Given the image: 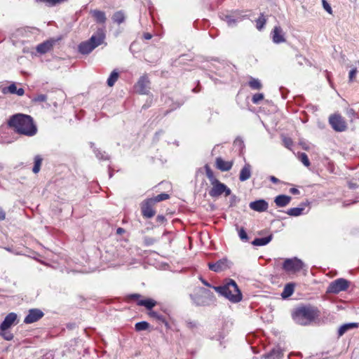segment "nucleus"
Returning <instances> with one entry per match:
<instances>
[{"instance_id": "obj_61", "label": "nucleus", "mask_w": 359, "mask_h": 359, "mask_svg": "<svg viewBox=\"0 0 359 359\" xmlns=\"http://www.w3.org/2000/svg\"><path fill=\"white\" fill-rule=\"evenodd\" d=\"M161 323H163L167 328H169V327H170L169 323H168V321L165 320V318H163V320L161 321Z\"/></svg>"}, {"instance_id": "obj_16", "label": "nucleus", "mask_w": 359, "mask_h": 359, "mask_svg": "<svg viewBox=\"0 0 359 359\" xmlns=\"http://www.w3.org/2000/svg\"><path fill=\"white\" fill-rule=\"evenodd\" d=\"M216 168L221 171H229L233 166L232 161H226L221 157H217L215 161Z\"/></svg>"}, {"instance_id": "obj_33", "label": "nucleus", "mask_w": 359, "mask_h": 359, "mask_svg": "<svg viewBox=\"0 0 359 359\" xmlns=\"http://www.w3.org/2000/svg\"><path fill=\"white\" fill-rule=\"evenodd\" d=\"M16 90H17V86L16 85L13 83L12 84H11L8 87H4L2 88L1 90V92L4 93V94H7V93H11V94H15L16 93Z\"/></svg>"}, {"instance_id": "obj_52", "label": "nucleus", "mask_w": 359, "mask_h": 359, "mask_svg": "<svg viewBox=\"0 0 359 359\" xmlns=\"http://www.w3.org/2000/svg\"><path fill=\"white\" fill-rule=\"evenodd\" d=\"M297 60L299 65H303L304 62H309V61L302 55H297Z\"/></svg>"}, {"instance_id": "obj_59", "label": "nucleus", "mask_w": 359, "mask_h": 359, "mask_svg": "<svg viewBox=\"0 0 359 359\" xmlns=\"http://www.w3.org/2000/svg\"><path fill=\"white\" fill-rule=\"evenodd\" d=\"M124 232H125V230H124L123 228L119 227V228H118V229H116V233H117V234H119V235H120V234H122V233H124Z\"/></svg>"}, {"instance_id": "obj_47", "label": "nucleus", "mask_w": 359, "mask_h": 359, "mask_svg": "<svg viewBox=\"0 0 359 359\" xmlns=\"http://www.w3.org/2000/svg\"><path fill=\"white\" fill-rule=\"evenodd\" d=\"M323 8L330 14L332 13V9L326 0H322Z\"/></svg>"}, {"instance_id": "obj_34", "label": "nucleus", "mask_w": 359, "mask_h": 359, "mask_svg": "<svg viewBox=\"0 0 359 359\" xmlns=\"http://www.w3.org/2000/svg\"><path fill=\"white\" fill-rule=\"evenodd\" d=\"M112 19L114 22H117L118 24H121L125 20V16L123 13H122L121 11H118L114 14Z\"/></svg>"}, {"instance_id": "obj_54", "label": "nucleus", "mask_w": 359, "mask_h": 359, "mask_svg": "<svg viewBox=\"0 0 359 359\" xmlns=\"http://www.w3.org/2000/svg\"><path fill=\"white\" fill-rule=\"evenodd\" d=\"M15 94L19 96H22L25 94V90L22 88H20L18 89L17 88Z\"/></svg>"}, {"instance_id": "obj_39", "label": "nucleus", "mask_w": 359, "mask_h": 359, "mask_svg": "<svg viewBox=\"0 0 359 359\" xmlns=\"http://www.w3.org/2000/svg\"><path fill=\"white\" fill-rule=\"evenodd\" d=\"M0 336L7 341H11L13 339V335L11 332H4V329L1 328V324L0 325Z\"/></svg>"}, {"instance_id": "obj_37", "label": "nucleus", "mask_w": 359, "mask_h": 359, "mask_svg": "<svg viewBox=\"0 0 359 359\" xmlns=\"http://www.w3.org/2000/svg\"><path fill=\"white\" fill-rule=\"evenodd\" d=\"M190 297L191 298V299L193 300L194 304H196L197 306H205V305L208 304V302L201 299V296H194V295L191 294Z\"/></svg>"}, {"instance_id": "obj_21", "label": "nucleus", "mask_w": 359, "mask_h": 359, "mask_svg": "<svg viewBox=\"0 0 359 359\" xmlns=\"http://www.w3.org/2000/svg\"><path fill=\"white\" fill-rule=\"evenodd\" d=\"M358 327V323H349L344 324L338 330V336L341 337L349 330L354 329Z\"/></svg>"}, {"instance_id": "obj_50", "label": "nucleus", "mask_w": 359, "mask_h": 359, "mask_svg": "<svg viewBox=\"0 0 359 359\" xmlns=\"http://www.w3.org/2000/svg\"><path fill=\"white\" fill-rule=\"evenodd\" d=\"M225 20L229 26H232L236 23V20L230 15H226L225 17Z\"/></svg>"}, {"instance_id": "obj_36", "label": "nucleus", "mask_w": 359, "mask_h": 359, "mask_svg": "<svg viewBox=\"0 0 359 359\" xmlns=\"http://www.w3.org/2000/svg\"><path fill=\"white\" fill-rule=\"evenodd\" d=\"M36 1L45 4L50 7H53L62 4L61 0H36Z\"/></svg>"}, {"instance_id": "obj_38", "label": "nucleus", "mask_w": 359, "mask_h": 359, "mask_svg": "<svg viewBox=\"0 0 359 359\" xmlns=\"http://www.w3.org/2000/svg\"><path fill=\"white\" fill-rule=\"evenodd\" d=\"M298 158L306 167H309L310 165V161L306 154H299Z\"/></svg>"}, {"instance_id": "obj_53", "label": "nucleus", "mask_w": 359, "mask_h": 359, "mask_svg": "<svg viewBox=\"0 0 359 359\" xmlns=\"http://www.w3.org/2000/svg\"><path fill=\"white\" fill-rule=\"evenodd\" d=\"M156 221L159 223H163L165 221V218L163 215H159L156 217Z\"/></svg>"}, {"instance_id": "obj_48", "label": "nucleus", "mask_w": 359, "mask_h": 359, "mask_svg": "<svg viewBox=\"0 0 359 359\" xmlns=\"http://www.w3.org/2000/svg\"><path fill=\"white\" fill-rule=\"evenodd\" d=\"M202 292H203L202 296L203 297L209 298L210 300L212 299L213 294H212V293L210 290H205V289H203Z\"/></svg>"}, {"instance_id": "obj_56", "label": "nucleus", "mask_w": 359, "mask_h": 359, "mask_svg": "<svg viewBox=\"0 0 359 359\" xmlns=\"http://www.w3.org/2000/svg\"><path fill=\"white\" fill-rule=\"evenodd\" d=\"M290 191L292 194H298L299 193V190L296 188H291Z\"/></svg>"}, {"instance_id": "obj_14", "label": "nucleus", "mask_w": 359, "mask_h": 359, "mask_svg": "<svg viewBox=\"0 0 359 359\" xmlns=\"http://www.w3.org/2000/svg\"><path fill=\"white\" fill-rule=\"evenodd\" d=\"M55 41L53 39L47 40L41 43H39L36 46V51L41 54H44L50 51L53 45L55 44Z\"/></svg>"}, {"instance_id": "obj_3", "label": "nucleus", "mask_w": 359, "mask_h": 359, "mask_svg": "<svg viewBox=\"0 0 359 359\" xmlns=\"http://www.w3.org/2000/svg\"><path fill=\"white\" fill-rule=\"evenodd\" d=\"M212 288L233 303L239 302L242 299V294L236 283L232 279L226 280L223 285L213 286Z\"/></svg>"}, {"instance_id": "obj_43", "label": "nucleus", "mask_w": 359, "mask_h": 359, "mask_svg": "<svg viewBox=\"0 0 359 359\" xmlns=\"http://www.w3.org/2000/svg\"><path fill=\"white\" fill-rule=\"evenodd\" d=\"M47 100V96L43 94L36 95L32 99L34 102H43Z\"/></svg>"}, {"instance_id": "obj_28", "label": "nucleus", "mask_w": 359, "mask_h": 359, "mask_svg": "<svg viewBox=\"0 0 359 359\" xmlns=\"http://www.w3.org/2000/svg\"><path fill=\"white\" fill-rule=\"evenodd\" d=\"M118 78V73L114 70L107 79V85L110 87L113 86Z\"/></svg>"}, {"instance_id": "obj_22", "label": "nucleus", "mask_w": 359, "mask_h": 359, "mask_svg": "<svg viewBox=\"0 0 359 359\" xmlns=\"http://www.w3.org/2000/svg\"><path fill=\"white\" fill-rule=\"evenodd\" d=\"M91 14L93 17L95 18V20L97 23H104L107 18L104 12L98 11V10H93L91 11Z\"/></svg>"}, {"instance_id": "obj_55", "label": "nucleus", "mask_w": 359, "mask_h": 359, "mask_svg": "<svg viewBox=\"0 0 359 359\" xmlns=\"http://www.w3.org/2000/svg\"><path fill=\"white\" fill-rule=\"evenodd\" d=\"M269 179L271 182H272L274 184H278L280 182V180L274 176H270Z\"/></svg>"}, {"instance_id": "obj_57", "label": "nucleus", "mask_w": 359, "mask_h": 359, "mask_svg": "<svg viewBox=\"0 0 359 359\" xmlns=\"http://www.w3.org/2000/svg\"><path fill=\"white\" fill-rule=\"evenodd\" d=\"M5 217H6L5 212L2 210H0V220L5 219Z\"/></svg>"}, {"instance_id": "obj_1", "label": "nucleus", "mask_w": 359, "mask_h": 359, "mask_svg": "<svg viewBox=\"0 0 359 359\" xmlns=\"http://www.w3.org/2000/svg\"><path fill=\"white\" fill-rule=\"evenodd\" d=\"M8 125L13 128L18 134L29 137L34 136L37 132L33 118L29 115L15 114L10 118Z\"/></svg>"}, {"instance_id": "obj_60", "label": "nucleus", "mask_w": 359, "mask_h": 359, "mask_svg": "<svg viewBox=\"0 0 359 359\" xmlns=\"http://www.w3.org/2000/svg\"><path fill=\"white\" fill-rule=\"evenodd\" d=\"M130 297L131 299H137L138 298H140V294H131V295L130 296Z\"/></svg>"}, {"instance_id": "obj_32", "label": "nucleus", "mask_w": 359, "mask_h": 359, "mask_svg": "<svg viewBox=\"0 0 359 359\" xmlns=\"http://www.w3.org/2000/svg\"><path fill=\"white\" fill-rule=\"evenodd\" d=\"M169 198H170V196L168 194L163 193V194H158V196H156L154 198H151L149 199L151 201H152V202L155 204L156 203L167 200Z\"/></svg>"}, {"instance_id": "obj_20", "label": "nucleus", "mask_w": 359, "mask_h": 359, "mask_svg": "<svg viewBox=\"0 0 359 359\" xmlns=\"http://www.w3.org/2000/svg\"><path fill=\"white\" fill-rule=\"evenodd\" d=\"M291 201V197L286 195H279L276 197L275 203L278 207H285L289 204Z\"/></svg>"}, {"instance_id": "obj_27", "label": "nucleus", "mask_w": 359, "mask_h": 359, "mask_svg": "<svg viewBox=\"0 0 359 359\" xmlns=\"http://www.w3.org/2000/svg\"><path fill=\"white\" fill-rule=\"evenodd\" d=\"M42 160H43L42 158L39 155H37L34 157V165L32 168V171L34 173L36 174L39 172V170L41 169Z\"/></svg>"}, {"instance_id": "obj_25", "label": "nucleus", "mask_w": 359, "mask_h": 359, "mask_svg": "<svg viewBox=\"0 0 359 359\" xmlns=\"http://www.w3.org/2000/svg\"><path fill=\"white\" fill-rule=\"evenodd\" d=\"M137 304L139 306H143L147 309L151 310L156 304V302L152 299H141L138 301Z\"/></svg>"}, {"instance_id": "obj_45", "label": "nucleus", "mask_w": 359, "mask_h": 359, "mask_svg": "<svg viewBox=\"0 0 359 359\" xmlns=\"http://www.w3.org/2000/svg\"><path fill=\"white\" fill-rule=\"evenodd\" d=\"M94 152L96 156L100 159L107 160L109 158L108 156L105 154V152H102L98 149H95Z\"/></svg>"}, {"instance_id": "obj_46", "label": "nucleus", "mask_w": 359, "mask_h": 359, "mask_svg": "<svg viewBox=\"0 0 359 359\" xmlns=\"http://www.w3.org/2000/svg\"><path fill=\"white\" fill-rule=\"evenodd\" d=\"M358 72V70H357V68L356 67H354L353 68L350 72H349V75H348V80H349V82H352L353 81L355 77V75Z\"/></svg>"}, {"instance_id": "obj_41", "label": "nucleus", "mask_w": 359, "mask_h": 359, "mask_svg": "<svg viewBox=\"0 0 359 359\" xmlns=\"http://www.w3.org/2000/svg\"><path fill=\"white\" fill-rule=\"evenodd\" d=\"M156 242V239L154 238L145 236L143 238V243L145 246H150L154 245Z\"/></svg>"}, {"instance_id": "obj_40", "label": "nucleus", "mask_w": 359, "mask_h": 359, "mask_svg": "<svg viewBox=\"0 0 359 359\" xmlns=\"http://www.w3.org/2000/svg\"><path fill=\"white\" fill-rule=\"evenodd\" d=\"M149 315L150 317L155 318L156 320H157L160 322H161L163 320V318H165L163 316H162L161 314H160L158 312L154 311H150L149 312Z\"/></svg>"}, {"instance_id": "obj_9", "label": "nucleus", "mask_w": 359, "mask_h": 359, "mask_svg": "<svg viewBox=\"0 0 359 359\" xmlns=\"http://www.w3.org/2000/svg\"><path fill=\"white\" fill-rule=\"evenodd\" d=\"M154 203L149 198L144 200L141 203L142 216L145 218H151L155 215V210L153 208Z\"/></svg>"}, {"instance_id": "obj_17", "label": "nucleus", "mask_w": 359, "mask_h": 359, "mask_svg": "<svg viewBox=\"0 0 359 359\" xmlns=\"http://www.w3.org/2000/svg\"><path fill=\"white\" fill-rule=\"evenodd\" d=\"M136 88L137 92L140 94H147L149 88V81L147 78L144 76L141 77L136 85Z\"/></svg>"}, {"instance_id": "obj_49", "label": "nucleus", "mask_w": 359, "mask_h": 359, "mask_svg": "<svg viewBox=\"0 0 359 359\" xmlns=\"http://www.w3.org/2000/svg\"><path fill=\"white\" fill-rule=\"evenodd\" d=\"M283 143L285 147L290 149L291 147L293 145L292 140L289 137H284L283 138Z\"/></svg>"}, {"instance_id": "obj_8", "label": "nucleus", "mask_w": 359, "mask_h": 359, "mask_svg": "<svg viewBox=\"0 0 359 359\" xmlns=\"http://www.w3.org/2000/svg\"><path fill=\"white\" fill-rule=\"evenodd\" d=\"M329 123L334 130L339 132L344 131L347 127L344 118L338 114L331 115Z\"/></svg>"}, {"instance_id": "obj_62", "label": "nucleus", "mask_w": 359, "mask_h": 359, "mask_svg": "<svg viewBox=\"0 0 359 359\" xmlns=\"http://www.w3.org/2000/svg\"><path fill=\"white\" fill-rule=\"evenodd\" d=\"M144 37L145 39H151V35L149 33H145Z\"/></svg>"}, {"instance_id": "obj_44", "label": "nucleus", "mask_w": 359, "mask_h": 359, "mask_svg": "<svg viewBox=\"0 0 359 359\" xmlns=\"http://www.w3.org/2000/svg\"><path fill=\"white\" fill-rule=\"evenodd\" d=\"M238 236L242 241L245 242L248 241V234L243 228H241L238 230Z\"/></svg>"}, {"instance_id": "obj_24", "label": "nucleus", "mask_w": 359, "mask_h": 359, "mask_svg": "<svg viewBox=\"0 0 359 359\" xmlns=\"http://www.w3.org/2000/svg\"><path fill=\"white\" fill-rule=\"evenodd\" d=\"M294 290V283H287L284 287L283 291L281 294V297L283 299L288 298L293 294Z\"/></svg>"}, {"instance_id": "obj_18", "label": "nucleus", "mask_w": 359, "mask_h": 359, "mask_svg": "<svg viewBox=\"0 0 359 359\" xmlns=\"http://www.w3.org/2000/svg\"><path fill=\"white\" fill-rule=\"evenodd\" d=\"M283 356V351L280 348H274L268 353L262 355L264 359H281Z\"/></svg>"}, {"instance_id": "obj_15", "label": "nucleus", "mask_w": 359, "mask_h": 359, "mask_svg": "<svg viewBox=\"0 0 359 359\" xmlns=\"http://www.w3.org/2000/svg\"><path fill=\"white\" fill-rule=\"evenodd\" d=\"M16 320L17 315L15 313H8L1 323V328L4 329V332H8L7 330L15 323Z\"/></svg>"}, {"instance_id": "obj_2", "label": "nucleus", "mask_w": 359, "mask_h": 359, "mask_svg": "<svg viewBox=\"0 0 359 359\" xmlns=\"http://www.w3.org/2000/svg\"><path fill=\"white\" fill-rule=\"evenodd\" d=\"M292 316L297 324L307 325L319 316V311L311 306H301L294 310Z\"/></svg>"}, {"instance_id": "obj_58", "label": "nucleus", "mask_w": 359, "mask_h": 359, "mask_svg": "<svg viewBox=\"0 0 359 359\" xmlns=\"http://www.w3.org/2000/svg\"><path fill=\"white\" fill-rule=\"evenodd\" d=\"M162 133H163V132H162V131L156 132V134H155V136H154V140L158 141V139H159V135H160L161 134H162Z\"/></svg>"}, {"instance_id": "obj_11", "label": "nucleus", "mask_w": 359, "mask_h": 359, "mask_svg": "<svg viewBox=\"0 0 359 359\" xmlns=\"http://www.w3.org/2000/svg\"><path fill=\"white\" fill-rule=\"evenodd\" d=\"M43 316L42 311L38 309H32L29 310V313L25 318L24 323L31 324L40 320Z\"/></svg>"}, {"instance_id": "obj_30", "label": "nucleus", "mask_w": 359, "mask_h": 359, "mask_svg": "<svg viewBox=\"0 0 359 359\" xmlns=\"http://www.w3.org/2000/svg\"><path fill=\"white\" fill-rule=\"evenodd\" d=\"M266 20L263 13H261L259 17L256 20V27L258 30H261L264 27Z\"/></svg>"}, {"instance_id": "obj_35", "label": "nucleus", "mask_w": 359, "mask_h": 359, "mask_svg": "<svg viewBox=\"0 0 359 359\" xmlns=\"http://www.w3.org/2000/svg\"><path fill=\"white\" fill-rule=\"evenodd\" d=\"M149 324L146 321H141L139 323H137L135 325L136 331H143L146 330L149 328Z\"/></svg>"}, {"instance_id": "obj_7", "label": "nucleus", "mask_w": 359, "mask_h": 359, "mask_svg": "<svg viewBox=\"0 0 359 359\" xmlns=\"http://www.w3.org/2000/svg\"><path fill=\"white\" fill-rule=\"evenodd\" d=\"M349 286V282L344 278H338L332 281L328 288L327 292L331 293L337 294L341 291H345Z\"/></svg>"}, {"instance_id": "obj_19", "label": "nucleus", "mask_w": 359, "mask_h": 359, "mask_svg": "<svg viewBox=\"0 0 359 359\" xmlns=\"http://www.w3.org/2000/svg\"><path fill=\"white\" fill-rule=\"evenodd\" d=\"M251 176V166L250 164L247 163L244 165V167L241 169L239 175V180L241 182L246 181Z\"/></svg>"}, {"instance_id": "obj_23", "label": "nucleus", "mask_w": 359, "mask_h": 359, "mask_svg": "<svg viewBox=\"0 0 359 359\" xmlns=\"http://www.w3.org/2000/svg\"><path fill=\"white\" fill-rule=\"evenodd\" d=\"M272 234L264 238H257L252 242V244L255 246H263L268 244L272 240Z\"/></svg>"}, {"instance_id": "obj_6", "label": "nucleus", "mask_w": 359, "mask_h": 359, "mask_svg": "<svg viewBox=\"0 0 359 359\" xmlns=\"http://www.w3.org/2000/svg\"><path fill=\"white\" fill-rule=\"evenodd\" d=\"M212 185V189L209 191V195L211 197H218L224 193L226 196L231 194V191L224 184L220 182L219 180L215 181L211 184Z\"/></svg>"}, {"instance_id": "obj_5", "label": "nucleus", "mask_w": 359, "mask_h": 359, "mask_svg": "<svg viewBox=\"0 0 359 359\" xmlns=\"http://www.w3.org/2000/svg\"><path fill=\"white\" fill-rule=\"evenodd\" d=\"M304 267V263L297 257L285 259L283 264V270L292 273H298Z\"/></svg>"}, {"instance_id": "obj_29", "label": "nucleus", "mask_w": 359, "mask_h": 359, "mask_svg": "<svg viewBox=\"0 0 359 359\" xmlns=\"http://www.w3.org/2000/svg\"><path fill=\"white\" fill-rule=\"evenodd\" d=\"M205 174L208 180H210V183L212 184L215 181H217L218 180L215 177L214 173L209 165H206L205 166Z\"/></svg>"}, {"instance_id": "obj_51", "label": "nucleus", "mask_w": 359, "mask_h": 359, "mask_svg": "<svg viewBox=\"0 0 359 359\" xmlns=\"http://www.w3.org/2000/svg\"><path fill=\"white\" fill-rule=\"evenodd\" d=\"M186 324L188 328L193 330L197 327V323L192 320H187Z\"/></svg>"}, {"instance_id": "obj_64", "label": "nucleus", "mask_w": 359, "mask_h": 359, "mask_svg": "<svg viewBox=\"0 0 359 359\" xmlns=\"http://www.w3.org/2000/svg\"><path fill=\"white\" fill-rule=\"evenodd\" d=\"M348 113V114L354 115V111L352 109H349Z\"/></svg>"}, {"instance_id": "obj_31", "label": "nucleus", "mask_w": 359, "mask_h": 359, "mask_svg": "<svg viewBox=\"0 0 359 359\" xmlns=\"http://www.w3.org/2000/svg\"><path fill=\"white\" fill-rule=\"evenodd\" d=\"M304 208H292L287 211V214L290 216L297 217L302 214Z\"/></svg>"}, {"instance_id": "obj_63", "label": "nucleus", "mask_w": 359, "mask_h": 359, "mask_svg": "<svg viewBox=\"0 0 359 359\" xmlns=\"http://www.w3.org/2000/svg\"><path fill=\"white\" fill-rule=\"evenodd\" d=\"M201 280H202V283H203L205 285H206V286H208V287H212V286H211V285H210L208 282H207L205 280L202 279Z\"/></svg>"}, {"instance_id": "obj_10", "label": "nucleus", "mask_w": 359, "mask_h": 359, "mask_svg": "<svg viewBox=\"0 0 359 359\" xmlns=\"http://www.w3.org/2000/svg\"><path fill=\"white\" fill-rule=\"evenodd\" d=\"M229 262L227 259L223 258L215 263H209L208 268L216 273L222 272L229 268Z\"/></svg>"}, {"instance_id": "obj_4", "label": "nucleus", "mask_w": 359, "mask_h": 359, "mask_svg": "<svg viewBox=\"0 0 359 359\" xmlns=\"http://www.w3.org/2000/svg\"><path fill=\"white\" fill-rule=\"evenodd\" d=\"M105 39L104 31L99 29L88 41L81 42L79 45V51L83 55L91 53L95 48L101 45Z\"/></svg>"}, {"instance_id": "obj_26", "label": "nucleus", "mask_w": 359, "mask_h": 359, "mask_svg": "<svg viewBox=\"0 0 359 359\" xmlns=\"http://www.w3.org/2000/svg\"><path fill=\"white\" fill-rule=\"evenodd\" d=\"M248 84L249 86L253 90H259L262 87L260 81L252 77H250Z\"/></svg>"}, {"instance_id": "obj_13", "label": "nucleus", "mask_w": 359, "mask_h": 359, "mask_svg": "<svg viewBox=\"0 0 359 359\" xmlns=\"http://www.w3.org/2000/svg\"><path fill=\"white\" fill-rule=\"evenodd\" d=\"M272 40L275 43H280L285 41V38L284 36V34L283 29L279 26H276L272 32Z\"/></svg>"}, {"instance_id": "obj_12", "label": "nucleus", "mask_w": 359, "mask_h": 359, "mask_svg": "<svg viewBox=\"0 0 359 359\" xmlns=\"http://www.w3.org/2000/svg\"><path fill=\"white\" fill-rule=\"evenodd\" d=\"M249 207L250 209L255 211L262 212L266 211L268 209L269 205L265 200L260 199L250 202Z\"/></svg>"}, {"instance_id": "obj_42", "label": "nucleus", "mask_w": 359, "mask_h": 359, "mask_svg": "<svg viewBox=\"0 0 359 359\" xmlns=\"http://www.w3.org/2000/svg\"><path fill=\"white\" fill-rule=\"evenodd\" d=\"M263 99H264V95L262 93H256L252 96V102L254 104H258Z\"/></svg>"}]
</instances>
